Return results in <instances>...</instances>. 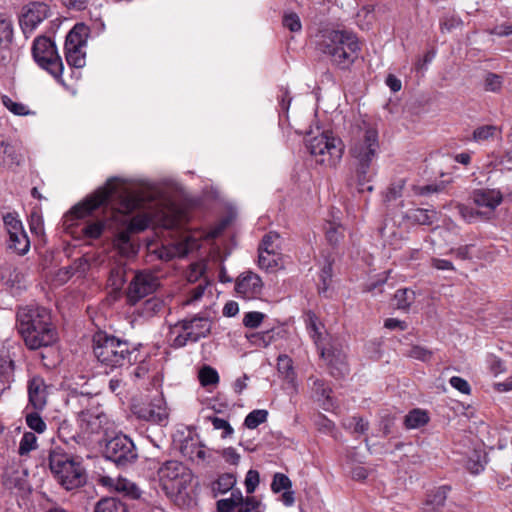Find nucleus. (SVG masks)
I'll return each mask as SVG.
<instances>
[{
    "label": "nucleus",
    "mask_w": 512,
    "mask_h": 512,
    "mask_svg": "<svg viewBox=\"0 0 512 512\" xmlns=\"http://www.w3.org/2000/svg\"><path fill=\"white\" fill-rule=\"evenodd\" d=\"M499 129L495 125H484L476 128L473 132V139L476 142H484L499 134Z\"/></svg>",
    "instance_id": "40"
},
{
    "label": "nucleus",
    "mask_w": 512,
    "mask_h": 512,
    "mask_svg": "<svg viewBox=\"0 0 512 512\" xmlns=\"http://www.w3.org/2000/svg\"><path fill=\"white\" fill-rule=\"evenodd\" d=\"M91 30L85 23H77L68 32L64 44L65 59L70 67L83 68L86 65L87 40Z\"/></svg>",
    "instance_id": "11"
},
{
    "label": "nucleus",
    "mask_w": 512,
    "mask_h": 512,
    "mask_svg": "<svg viewBox=\"0 0 512 512\" xmlns=\"http://www.w3.org/2000/svg\"><path fill=\"white\" fill-rule=\"evenodd\" d=\"M406 217L416 224L431 225L437 219V212L435 210L417 208L409 211Z\"/></svg>",
    "instance_id": "30"
},
{
    "label": "nucleus",
    "mask_w": 512,
    "mask_h": 512,
    "mask_svg": "<svg viewBox=\"0 0 512 512\" xmlns=\"http://www.w3.org/2000/svg\"><path fill=\"white\" fill-rule=\"evenodd\" d=\"M449 383L454 389L458 390L462 394L469 395L471 393L469 383L461 377L453 376L450 378Z\"/></svg>",
    "instance_id": "62"
},
{
    "label": "nucleus",
    "mask_w": 512,
    "mask_h": 512,
    "mask_svg": "<svg viewBox=\"0 0 512 512\" xmlns=\"http://www.w3.org/2000/svg\"><path fill=\"white\" fill-rule=\"evenodd\" d=\"M48 463L50 471L66 490L81 487L86 483L87 476L84 468L61 447L49 450Z\"/></svg>",
    "instance_id": "5"
},
{
    "label": "nucleus",
    "mask_w": 512,
    "mask_h": 512,
    "mask_svg": "<svg viewBox=\"0 0 512 512\" xmlns=\"http://www.w3.org/2000/svg\"><path fill=\"white\" fill-rule=\"evenodd\" d=\"M164 308V301L160 298L153 297L144 302L142 306V315L145 317H153L161 313Z\"/></svg>",
    "instance_id": "36"
},
{
    "label": "nucleus",
    "mask_w": 512,
    "mask_h": 512,
    "mask_svg": "<svg viewBox=\"0 0 512 512\" xmlns=\"http://www.w3.org/2000/svg\"><path fill=\"white\" fill-rule=\"evenodd\" d=\"M98 484L108 491H115L130 499H139L142 495V490L138 485L126 478L110 476H101L98 478Z\"/></svg>",
    "instance_id": "19"
},
{
    "label": "nucleus",
    "mask_w": 512,
    "mask_h": 512,
    "mask_svg": "<svg viewBox=\"0 0 512 512\" xmlns=\"http://www.w3.org/2000/svg\"><path fill=\"white\" fill-rule=\"evenodd\" d=\"M324 231L327 241L333 246L338 245L343 240L345 234L344 227L339 219L336 218L325 222Z\"/></svg>",
    "instance_id": "27"
},
{
    "label": "nucleus",
    "mask_w": 512,
    "mask_h": 512,
    "mask_svg": "<svg viewBox=\"0 0 512 512\" xmlns=\"http://www.w3.org/2000/svg\"><path fill=\"white\" fill-rule=\"evenodd\" d=\"M26 424L37 433H42L46 429V423L43 421L38 412L28 413L26 415Z\"/></svg>",
    "instance_id": "49"
},
{
    "label": "nucleus",
    "mask_w": 512,
    "mask_h": 512,
    "mask_svg": "<svg viewBox=\"0 0 512 512\" xmlns=\"http://www.w3.org/2000/svg\"><path fill=\"white\" fill-rule=\"evenodd\" d=\"M458 211L461 215V217L466 221V222H474L476 221L479 217H484L482 215V213H480V209L477 208L476 210L471 208V207H468V206H465V205H459L458 206Z\"/></svg>",
    "instance_id": "54"
},
{
    "label": "nucleus",
    "mask_w": 512,
    "mask_h": 512,
    "mask_svg": "<svg viewBox=\"0 0 512 512\" xmlns=\"http://www.w3.org/2000/svg\"><path fill=\"white\" fill-rule=\"evenodd\" d=\"M428 421V413L425 410L416 408L405 416L404 424L408 429H417L426 425Z\"/></svg>",
    "instance_id": "32"
},
{
    "label": "nucleus",
    "mask_w": 512,
    "mask_h": 512,
    "mask_svg": "<svg viewBox=\"0 0 512 512\" xmlns=\"http://www.w3.org/2000/svg\"><path fill=\"white\" fill-rule=\"evenodd\" d=\"M46 386L43 378L34 376L28 381L29 403L36 410H42L46 405Z\"/></svg>",
    "instance_id": "23"
},
{
    "label": "nucleus",
    "mask_w": 512,
    "mask_h": 512,
    "mask_svg": "<svg viewBox=\"0 0 512 512\" xmlns=\"http://www.w3.org/2000/svg\"><path fill=\"white\" fill-rule=\"evenodd\" d=\"M8 247L13 249L17 254L24 255L30 248V241L25 231L18 230V232H12L9 235Z\"/></svg>",
    "instance_id": "29"
},
{
    "label": "nucleus",
    "mask_w": 512,
    "mask_h": 512,
    "mask_svg": "<svg viewBox=\"0 0 512 512\" xmlns=\"http://www.w3.org/2000/svg\"><path fill=\"white\" fill-rule=\"evenodd\" d=\"M379 148L378 131L373 125L362 121L351 128L348 151L355 166L352 179L359 191H363L372 178L371 166Z\"/></svg>",
    "instance_id": "2"
},
{
    "label": "nucleus",
    "mask_w": 512,
    "mask_h": 512,
    "mask_svg": "<svg viewBox=\"0 0 512 512\" xmlns=\"http://www.w3.org/2000/svg\"><path fill=\"white\" fill-rule=\"evenodd\" d=\"M449 488L446 486L439 487L432 491L422 505V512H440L444 507Z\"/></svg>",
    "instance_id": "24"
},
{
    "label": "nucleus",
    "mask_w": 512,
    "mask_h": 512,
    "mask_svg": "<svg viewBox=\"0 0 512 512\" xmlns=\"http://www.w3.org/2000/svg\"><path fill=\"white\" fill-rule=\"evenodd\" d=\"M208 283H199L196 287L191 289L185 300L182 301V306H197L200 302H202L206 298H210L212 292L207 290Z\"/></svg>",
    "instance_id": "28"
},
{
    "label": "nucleus",
    "mask_w": 512,
    "mask_h": 512,
    "mask_svg": "<svg viewBox=\"0 0 512 512\" xmlns=\"http://www.w3.org/2000/svg\"><path fill=\"white\" fill-rule=\"evenodd\" d=\"M463 21L454 12L445 13L440 19L442 33H450L462 27Z\"/></svg>",
    "instance_id": "35"
},
{
    "label": "nucleus",
    "mask_w": 512,
    "mask_h": 512,
    "mask_svg": "<svg viewBox=\"0 0 512 512\" xmlns=\"http://www.w3.org/2000/svg\"><path fill=\"white\" fill-rule=\"evenodd\" d=\"M4 224L7 228L8 234L10 235L12 232H18V230H22V223L18 220L13 214L8 213L3 218Z\"/></svg>",
    "instance_id": "64"
},
{
    "label": "nucleus",
    "mask_w": 512,
    "mask_h": 512,
    "mask_svg": "<svg viewBox=\"0 0 512 512\" xmlns=\"http://www.w3.org/2000/svg\"><path fill=\"white\" fill-rule=\"evenodd\" d=\"M268 411L265 409H256L250 412L245 420L244 425L249 429H255L260 424L264 423L267 420Z\"/></svg>",
    "instance_id": "37"
},
{
    "label": "nucleus",
    "mask_w": 512,
    "mask_h": 512,
    "mask_svg": "<svg viewBox=\"0 0 512 512\" xmlns=\"http://www.w3.org/2000/svg\"><path fill=\"white\" fill-rule=\"evenodd\" d=\"M502 77L489 73L484 80V87L486 91L498 92L502 87Z\"/></svg>",
    "instance_id": "55"
},
{
    "label": "nucleus",
    "mask_w": 512,
    "mask_h": 512,
    "mask_svg": "<svg viewBox=\"0 0 512 512\" xmlns=\"http://www.w3.org/2000/svg\"><path fill=\"white\" fill-rule=\"evenodd\" d=\"M395 305L398 309H407L415 299V293L411 289H399L394 295Z\"/></svg>",
    "instance_id": "38"
},
{
    "label": "nucleus",
    "mask_w": 512,
    "mask_h": 512,
    "mask_svg": "<svg viewBox=\"0 0 512 512\" xmlns=\"http://www.w3.org/2000/svg\"><path fill=\"white\" fill-rule=\"evenodd\" d=\"M12 36L13 30L10 21L0 17V50L9 46Z\"/></svg>",
    "instance_id": "41"
},
{
    "label": "nucleus",
    "mask_w": 512,
    "mask_h": 512,
    "mask_svg": "<svg viewBox=\"0 0 512 512\" xmlns=\"http://www.w3.org/2000/svg\"><path fill=\"white\" fill-rule=\"evenodd\" d=\"M2 153H3V163L4 165L12 168L14 166H19L23 161V155L20 150L13 145L10 144H1Z\"/></svg>",
    "instance_id": "33"
},
{
    "label": "nucleus",
    "mask_w": 512,
    "mask_h": 512,
    "mask_svg": "<svg viewBox=\"0 0 512 512\" xmlns=\"http://www.w3.org/2000/svg\"><path fill=\"white\" fill-rule=\"evenodd\" d=\"M264 314L257 311H251L245 314L243 324L247 328H257L264 319Z\"/></svg>",
    "instance_id": "52"
},
{
    "label": "nucleus",
    "mask_w": 512,
    "mask_h": 512,
    "mask_svg": "<svg viewBox=\"0 0 512 512\" xmlns=\"http://www.w3.org/2000/svg\"><path fill=\"white\" fill-rule=\"evenodd\" d=\"M96 191L73 206L62 218L63 230L75 239H96Z\"/></svg>",
    "instance_id": "4"
},
{
    "label": "nucleus",
    "mask_w": 512,
    "mask_h": 512,
    "mask_svg": "<svg viewBox=\"0 0 512 512\" xmlns=\"http://www.w3.org/2000/svg\"><path fill=\"white\" fill-rule=\"evenodd\" d=\"M283 25L291 32H299L302 29V24L299 16L294 13H286L283 17Z\"/></svg>",
    "instance_id": "50"
},
{
    "label": "nucleus",
    "mask_w": 512,
    "mask_h": 512,
    "mask_svg": "<svg viewBox=\"0 0 512 512\" xmlns=\"http://www.w3.org/2000/svg\"><path fill=\"white\" fill-rule=\"evenodd\" d=\"M259 482H260V476H259L258 471L252 470V469L249 470L245 477L246 492L248 494L253 493L256 490L257 486L259 485Z\"/></svg>",
    "instance_id": "57"
},
{
    "label": "nucleus",
    "mask_w": 512,
    "mask_h": 512,
    "mask_svg": "<svg viewBox=\"0 0 512 512\" xmlns=\"http://www.w3.org/2000/svg\"><path fill=\"white\" fill-rule=\"evenodd\" d=\"M27 470L19 463H13L6 467L3 474V485L9 489L24 490L27 486Z\"/></svg>",
    "instance_id": "21"
},
{
    "label": "nucleus",
    "mask_w": 512,
    "mask_h": 512,
    "mask_svg": "<svg viewBox=\"0 0 512 512\" xmlns=\"http://www.w3.org/2000/svg\"><path fill=\"white\" fill-rule=\"evenodd\" d=\"M247 338L251 344L255 346L267 347L272 343L274 337L273 332L268 330L264 332L251 333L250 335H247Z\"/></svg>",
    "instance_id": "44"
},
{
    "label": "nucleus",
    "mask_w": 512,
    "mask_h": 512,
    "mask_svg": "<svg viewBox=\"0 0 512 512\" xmlns=\"http://www.w3.org/2000/svg\"><path fill=\"white\" fill-rule=\"evenodd\" d=\"M410 358L420 360L423 362L429 361L432 357V351L422 346H413L408 352Z\"/></svg>",
    "instance_id": "53"
},
{
    "label": "nucleus",
    "mask_w": 512,
    "mask_h": 512,
    "mask_svg": "<svg viewBox=\"0 0 512 512\" xmlns=\"http://www.w3.org/2000/svg\"><path fill=\"white\" fill-rule=\"evenodd\" d=\"M129 356L126 342L98 330V369L101 367L103 373L108 374V369L123 365Z\"/></svg>",
    "instance_id": "10"
},
{
    "label": "nucleus",
    "mask_w": 512,
    "mask_h": 512,
    "mask_svg": "<svg viewBox=\"0 0 512 512\" xmlns=\"http://www.w3.org/2000/svg\"><path fill=\"white\" fill-rule=\"evenodd\" d=\"M138 418L159 425H164L169 416L166 401L162 395L153 398L149 403L135 408Z\"/></svg>",
    "instance_id": "16"
},
{
    "label": "nucleus",
    "mask_w": 512,
    "mask_h": 512,
    "mask_svg": "<svg viewBox=\"0 0 512 512\" xmlns=\"http://www.w3.org/2000/svg\"><path fill=\"white\" fill-rule=\"evenodd\" d=\"M74 266H66L60 268L53 277V283L55 285L65 284L74 275Z\"/></svg>",
    "instance_id": "51"
},
{
    "label": "nucleus",
    "mask_w": 512,
    "mask_h": 512,
    "mask_svg": "<svg viewBox=\"0 0 512 512\" xmlns=\"http://www.w3.org/2000/svg\"><path fill=\"white\" fill-rule=\"evenodd\" d=\"M238 512H265V506L254 497H247Z\"/></svg>",
    "instance_id": "58"
},
{
    "label": "nucleus",
    "mask_w": 512,
    "mask_h": 512,
    "mask_svg": "<svg viewBox=\"0 0 512 512\" xmlns=\"http://www.w3.org/2000/svg\"><path fill=\"white\" fill-rule=\"evenodd\" d=\"M308 383L311 384L312 397L324 410L330 411L334 408V401L331 397V388L321 379L310 377Z\"/></svg>",
    "instance_id": "22"
},
{
    "label": "nucleus",
    "mask_w": 512,
    "mask_h": 512,
    "mask_svg": "<svg viewBox=\"0 0 512 512\" xmlns=\"http://www.w3.org/2000/svg\"><path fill=\"white\" fill-rule=\"evenodd\" d=\"M236 484V477L232 473H225L218 477V479L212 484V491L217 496L218 494H224L231 490Z\"/></svg>",
    "instance_id": "34"
},
{
    "label": "nucleus",
    "mask_w": 512,
    "mask_h": 512,
    "mask_svg": "<svg viewBox=\"0 0 512 512\" xmlns=\"http://www.w3.org/2000/svg\"><path fill=\"white\" fill-rule=\"evenodd\" d=\"M37 437L32 432H25L20 440L18 452L20 455H27L30 451L36 449Z\"/></svg>",
    "instance_id": "42"
},
{
    "label": "nucleus",
    "mask_w": 512,
    "mask_h": 512,
    "mask_svg": "<svg viewBox=\"0 0 512 512\" xmlns=\"http://www.w3.org/2000/svg\"><path fill=\"white\" fill-rule=\"evenodd\" d=\"M103 456L118 466H127L134 463L138 453L133 441L124 434L116 433L111 427L104 432Z\"/></svg>",
    "instance_id": "8"
},
{
    "label": "nucleus",
    "mask_w": 512,
    "mask_h": 512,
    "mask_svg": "<svg viewBox=\"0 0 512 512\" xmlns=\"http://www.w3.org/2000/svg\"><path fill=\"white\" fill-rule=\"evenodd\" d=\"M306 145L315 163L325 168H336L344 154L343 141L330 131L308 138Z\"/></svg>",
    "instance_id": "6"
},
{
    "label": "nucleus",
    "mask_w": 512,
    "mask_h": 512,
    "mask_svg": "<svg viewBox=\"0 0 512 512\" xmlns=\"http://www.w3.org/2000/svg\"><path fill=\"white\" fill-rule=\"evenodd\" d=\"M183 453L187 455L191 460L205 461L208 458V450L204 445L196 444L191 450H188V446L183 447Z\"/></svg>",
    "instance_id": "48"
},
{
    "label": "nucleus",
    "mask_w": 512,
    "mask_h": 512,
    "mask_svg": "<svg viewBox=\"0 0 512 512\" xmlns=\"http://www.w3.org/2000/svg\"><path fill=\"white\" fill-rule=\"evenodd\" d=\"M110 199L116 200L117 214L123 229L118 232L115 245L125 256L135 253L130 241L132 234L149 227L174 230L158 247L154 242L147 245L148 251L158 259L169 261L183 257L199 247V239L187 231L178 230L180 213L171 198L159 186L144 183L136 188L127 187L124 180L112 178L103 188H98V207Z\"/></svg>",
    "instance_id": "1"
},
{
    "label": "nucleus",
    "mask_w": 512,
    "mask_h": 512,
    "mask_svg": "<svg viewBox=\"0 0 512 512\" xmlns=\"http://www.w3.org/2000/svg\"><path fill=\"white\" fill-rule=\"evenodd\" d=\"M158 286L159 279L154 273L150 271L139 272L130 283L128 293L129 298L137 301L148 294L153 293Z\"/></svg>",
    "instance_id": "18"
},
{
    "label": "nucleus",
    "mask_w": 512,
    "mask_h": 512,
    "mask_svg": "<svg viewBox=\"0 0 512 512\" xmlns=\"http://www.w3.org/2000/svg\"><path fill=\"white\" fill-rule=\"evenodd\" d=\"M344 427L357 434H364L368 430V422L363 418L352 417L344 421Z\"/></svg>",
    "instance_id": "47"
},
{
    "label": "nucleus",
    "mask_w": 512,
    "mask_h": 512,
    "mask_svg": "<svg viewBox=\"0 0 512 512\" xmlns=\"http://www.w3.org/2000/svg\"><path fill=\"white\" fill-rule=\"evenodd\" d=\"M277 367L279 373L283 376L285 381L291 386L295 393L298 392V382L293 367L292 359L287 355H280L278 357Z\"/></svg>",
    "instance_id": "25"
},
{
    "label": "nucleus",
    "mask_w": 512,
    "mask_h": 512,
    "mask_svg": "<svg viewBox=\"0 0 512 512\" xmlns=\"http://www.w3.org/2000/svg\"><path fill=\"white\" fill-rule=\"evenodd\" d=\"M277 252L279 251V235L275 232L266 234L259 246V252Z\"/></svg>",
    "instance_id": "43"
},
{
    "label": "nucleus",
    "mask_w": 512,
    "mask_h": 512,
    "mask_svg": "<svg viewBox=\"0 0 512 512\" xmlns=\"http://www.w3.org/2000/svg\"><path fill=\"white\" fill-rule=\"evenodd\" d=\"M474 205L480 209L485 218H489L503 201V194L498 189L480 188L471 193Z\"/></svg>",
    "instance_id": "17"
},
{
    "label": "nucleus",
    "mask_w": 512,
    "mask_h": 512,
    "mask_svg": "<svg viewBox=\"0 0 512 512\" xmlns=\"http://www.w3.org/2000/svg\"><path fill=\"white\" fill-rule=\"evenodd\" d=\"M98 512H127V509L123 503L111 497L98 501Z\"/></svg>",
    "instance_id": "39"
},
{
    "label": "nucleus",
    "mask_w": 512,
    "mask_h": 512,
    "mask_svg": "<svg viewBox=\"0 0 512 512\" xmlns=\"http://www.w3.org/2000/svg\"><path fill=\"white\" fill-rule=\"evenodd\" d=\"M205 271V264L203 262L193 263L190 266V269L187 273V279L189 282H196L199 280L201 276H203Z\"/></svg>",
    "instance_id": "60"
},
{
    "label": "nucleus",
    "mask_w": 512,
    "mask_h": 512,
    "mask_svg": "<svg viewBox=\"0 0 512 512\" xmlns=\"http://www.w3.org/2000/svg\"><path fill=\"white\" fill-rule=\"evenodd\" d=\"M32 54L37 64L53 77L59 78L63 72V63L56 46L50 38L39 36L34 40Z\"/></svg>",
    "instance_id": "13"
},
{
    "label": "nucleus",
    "mask_w": 512,
    "mask_h": 512,
    "mask_svg": "<svg viewBox=\"0 0 512 512\" xmlns=\"http://www.w3.org/2000/svg\"><path fill=\"white\" fill-rule=\"evenodd\" d=\"M258 263L260 268L269 272H274L284 266L283 257L279 251L259 252Z\"/></svg>",
    "instance_id": "26"
},
{
    "label": "nucleus",
    "mask_w": 512,
    "mask_h": 512,
    "mask_svg": "<svg viewBox=\"0 0 512 512\" xmlns=\"http://www.w3.org/2000/svg\"><path fill=\"white\" fill-rule=\"evenodd\" d=\"M51 2V0L33 1L23 6L19 23L26 36L31 34L45 19L53 16Z\"/></svg>",
    "instance_id": "15"
},
{
    "label": "nucleus",
    "mask_w": 512,
    "mask_h": 512,
    "mask_svg": "<svg viewBox=\"0 0 512 512\" xmlns=\"http://www.w3.org/2000/svg\"><path fill=\"white\" fill-rule=\"evenodd\" d=\"M159 484L169 498L183 494L193 480L192 471L179 461H166L157 472Z\"/></svg>",
    "instance_id": "7"
},
{
    "label": "nucleus",
    "mask_w": 512,
    "mask_h": 512,
    "mask_svg": "<svg viewBox=\"0 0 512 512\" xmlns=\"http://www.w3.org/2000/svg\"><path fill=\"white\" fill-rule=\"evenodd\" d=\"M210 331L211 320L208 317H194L173 326L170 330V341L172 346L180 348L206 337Z\"/></svg>",
    "instance_id": "12"
},
{
    "label": "nucleus",
    "mask_w": 512,
    "mask_h": 512,
    "mask_svg": "<svg viewBox=\"0 0 512 512\" xmlns=\"http://www.w3.org/2000/svg\"><path fill=\"white\" fill-rule=\"evenodd\" d=\"M466 467L472 474H479L484 470L485 462L481 459L480 455L475 454V458L467 460Z\"/></svg>",
    "instance_id": "63"
},
{
    "label": "nucleus",
    "mask_w": 512,
    "mask_h": 512,
    "mask_svg": "<svg viewBox=\"0 0 512 512\" xmlns=\"http://www.w3.org/2000/svg\"><path fill=\"white\" fill-rule=\"evenodd\" d=\"M405 187V181L403 179H400L396 182H394L389 188L386 193V199L388 201L395 200L398 197L402 196L403 189Z\"/></svg>",
    "instance_id": "59"
},
{
    "label": "nucleus",
    "mask_w": 512,
    "mask_h": 512,
    "mask_svg": "<svg viewBox=\"0 0 512 512\" xmlns=\"http://www.w3.org/2000/svg\"><path fill=\"white\" fill-rule=\"evenodd\" d=\"M307 329L314 342L319 345L321 340V331L317 323V319L313 315H310L308 318Z\"/></svg>",
    "instance_id": "61"
},
{
    "label": "nucleus",
    "mask_w": 512,
    "mask_h": 512,
    "mask_svg": "<svg viewBox=\"0 0 512 512\" xmlns=\"http://www.w3.org/2000/svg\"><path fill=\"white\" fill-rule=\"evenodd\" d=\"M17 329L30 350L50 346L57 340L50 312L44 307L31 305L20 308L17 312Z\"/></svg>",
    "instance_id": "3"
},
{
    "label": "nucleus",
    "mask_w": 512,
    "mask_h": 512,
    "mask_svg": "<svg viewBox=\"0 0 512 512\" xmlns=\"http://www.w3.org/2000/svg\"><path fill=\"white\" fill-rule=\"evenodd\" d=\"M93 397L94 395L87 390H81L79 392V403L86 408L78 415L79 431L73 436V439L76 443L85 447L94 445V425L96 414L94 412V407H90V401Z\"/></svg>",
    "instance_id": "14"
},
{
    "label": "nucleus",
    "mask_w": 512,
    "mask_h": 512,
    "mask_svg": "<svg viewBox=\"0 0 512 512\" xmlns=\"http://www.w3.org/2000/svg\"><path fill=\"white\" fill-rule=\"evenodd\" d=\"M199 380L203 386L215 385L219 382V375L214 368L205 366L199 372Z\"/></svg>",
    "instance_id": "45"
},
{
    "label": "nucleus",
    "mask_w": 512,
    "mask_h": 512,
    "mask_svg": "<svg viewBox=\"0 0 512 512\" xmlns=\"http://www.w3.org/2000/svg\"><path fill=\"white\" fill-rule=\"evenodd\" d=\"M359 43L355 35L334 31L330 34L329 43L325 45L324 53L331 61L341 68L349 67L358 56Z\"/></svg>",
    "instance_id": "9"
},
{
    "label": "nucleus",
    "mask_w": 512,
    "mask_h": 512,
    "mask_svg": "<svg viewBox=\"0 0 512 512\" xmlns=\"http://www.w3.org/2000/svg\"><path fill=\"white\" fill-rule=\"evenodd\" d=\"M15 363L8 353L0 352V379L2 382L14 381Z\"/></svg>",
    "instance_id": "31"
},
{
    "label": "nucleus",
    "mask_w": 512,
    "mask_h": 512,
    "mask_svg": "<svg viewBox=\"0 0 512 512\" xmlns=\"http://www.w3.org/2000/svg\"><path fill=\"white\" fill-rule=\"evenodd\" d=\"M211 423L215 430H222V437L226 438L233 434L234 430L229 422L219 417H212Z\"/></svg>",
    "instance_id": "56"
},
{
    "label": "nucleus",
    "mask_w": 512,
    "mask_h": 512,
    "mask_svg": "<svg viewBox=\"0 0 512 512\" xmlns=\"http://www.w3.org/2000/svg\"><path fill=\"white\" fill-rule=\"evenodd\" d=\"M291 487H292V482L288 478V476H286L285 474H283V473H276L273 476V480H272V483H271V490L274 493H279L281 491L288 490Z\"/></svg>",
    "instance_id": "46"
},
{
    "label": "nucleus",
    "mask_w": 512,
    "mask_h": 512,
    "mask_svg": "<svg viewBox=\"0 0 512 512\" xmlns=\"http://www.w3.org/2000/svg\"><path fill=\"white\" fill-rule=\"evenodd\" d=\"M262 289L263 283L261 278L252 272L241 274L236 281V293L244 299L257 298L261 294Z\"/></svg>",
    "instance_id": "20"
}]
</instances>
